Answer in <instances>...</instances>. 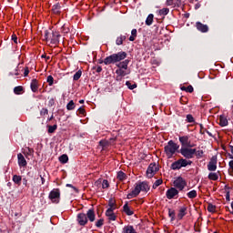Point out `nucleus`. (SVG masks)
Returning a JSON list of instances; mask_svg holds the SVG:
<instances>
[{
    "label": "nucleus",
    "mask_w": 233,
    "mask_h": 233,
    "mask_svg": "<svg viewBox=\"0 0 233 233\" xmlns=\"http://www.w3.org/2000/svg\"><path fill=\"white\" fill-rule=\"evenodd\" d=\"M128 54L125 51H120L118 53H114L109 56H106L104 60L99 61L100 65L104 63V65H116V63H119V61H125Z\"/></svg>",
    "instance_id": "obj_1"
},
{
    "label": "nucleus",
    "mask_w": 233,
    "mask_h": 233,
    "mask_svg": "<svg viewBox=\"0 0 233 233\" xmlns=\"http://www.w3.org/2000/svg\"><path fill=\"white\" fill-rule=\"evenodd\" d=\"M148 190H150V186H148L147 182H139L138 184H136L135 188L127 194V199L137 198L138 194H141V192H148Z\"/></svg>",
    "instance_id": "obj_2"
},
{
    "label": "nucleus",
    "mask_w": 233,
    "mask_h": 233,
    "mask_svg": "<svg viewBox=\"0 0 233 233\" xmlns=\"http://www.w3.org/2000/svg\"><path fill=\"white\" fill-rule=\"evenodd\" d=\"M44 37L46 41H50L51 45H59L61 35L57 31H52L50 33L48 30H46Z\"/></svg>",
    "instance_id": "obj_3"
},
{
    "label": "nucleus",
    "mask_w": 233,
    "mask_h": 233,
    "mask_svg": "<svg viewBox=\"0 0 233 233\" xmlns=\"http://www.w3.org/2000/svg\"><path fill=\"white\" fill-rule=\"evenodd\" d=\"M164 150L168 157H172L179 150V145L176 144L173 140H169L167 145L164 147Z\"/></svg>",
    "instance_id": "obj_4"
},
{
    "label": "nucleus",
    "mask_w": 233,
    "mask_h": 233,
    "mask_svg": "<svg viewBox=\"0 0 233 233\" xmlns=\"http://www.w3.org/2000/svg\"><path fill=\"white\" fill-rule=\"evenodd\" d=\"M192 165V160H187L185 158H180L171 164V170H181V168H185Z\"/></svg>",
    "instance_id": "obj_5"
},
{
    "label": "nucleus",
    "mask_w": 233,
    "mask_h": 233,
    "mask_svg": "<svg viewBox=\"0 0 233 233\" xmlns=\"http://www.w3.org/2000/svg\"><path fill=\"white\" fill-rule=\"evenodd\" d=\"M178 154H181V156H183V157H185L184 159H187V161H188V159H192L196 154V148H192V147H181L178 151Z\"/></svg>",
    "instance_id": "obj_6"
},
{
    "label": "nucleus",
    "mask_w": 233,
    "mask_h": 233,
    "mask_svg": "<svg viewBox=\"0 0 233 233\" xmlns=\"http://www.w3.org/2000/svg\"><path fill=\"white\" fill-rule=\"evenodd\" d=\"M48 198L55 205L59 204V201H61V190L59 188H54L50 191Z\"/></svg>",
    "instance_id": "obj_7"
},
{
    "label": "nucleus",
    "mask_w": 233,
    "mask_h": 233,
    "mask_svg": "<svg viewBox=\"0 0 233 233\" xmlns=\"http://www.w3.org/2000/svg\"><path fill=\"white\" fill-rule=\"evenodd\" d=\"M159 172V166L156 162L149 164L147 169V176L149 179H152L153 176H156Z\"/></svg>",
    "instance_id": "obj_8"
},
{
    "label": "nucleus",
    "mask_w": 233,
    "mask_h": 233,
    "mask_svg": "<svg viewBox=\"0 0 233 233\" xmlns=\"http://www.w3.org/2000/svg\"><path fill=\"white\" fill-rule=\"evenodd\" d=\"M179 143L181 145V148H187V147H194L195 145L190 142V137L188 136H182L178 137Z\"/></svg>",
    "instance_id": "obj_9"
},
{
    "label": "nucleus",
    "mask_w": 233,
    "mask_h": 233,
    "mask_svg": "<svg viewBox=\"0 0 233 233\" xmlns=\"http://www.w3.org/2000/svg\"><path fill=\"white\" fill-rule=\"evenodd\" d=\"M208 170H209V172H216V170H218V157L217 156H213L208 164Z\"/></svg>",
    "instance_id": "obj_10"
},
{
    "label": "nucleus",
    "mask_w": 233,
    "mask_h": 233,
    "mask_svg": "<svg viewBox=\"0 0 233 233\" xmlns=\"http://www.w3.org/2000/svg\"><path fill=\"white\" fill-rule=\"evenodd\" d=\"M173 185L175 188H177L178 190H183L187 186V181L183 177H179L173 182Z\"/></svg>",
    "instance_id": "obj_11"
},
{
    "label": "nucleus",
    "mask_w": 233,
    "mask_h": 233,
    "mask_svg": "<svg viewBox=\"0 0 233 233\" xmlns=\"http://www.w3.org/2000/svg\"><path fill=\"white\" fill-rule=\"evenodd\" d=\"M76 221L80 227H85L88 223V218H86V214L79 213L76 217Z\"/></svg>",
    "instance_id": "obj_12"
},
{
    "label": "nucleus",
    "mask_w": 233,
    "mask_h": 233,
    "mask_svg": "<svg viewBox=\"0 0 233 233\" xmlns=\"http://www.w3.org/2000/svg\"><path fill=\"white\" fill-rule=\"evenodd\" d=\"M177 194H179V191L176 187H171L167 190L166 198H167V199H174Z\"/></svg>",
    "instance_id": "obj_13"
},
{
    "label": "nucleus",
    "mask_w": 233,
    "mask_h": 233,
    "mask_svg": "<svg viewBox=\"0 0 233 233\" xmlns=\"http://www.w3.org/2000/svg\"><path fill=\"white\" fill-rule=\"evenodd\" d=\"M195 26L197 30H198V32H201L202 34H207V32H208V25H204L201 22H196Z\"/></svg>",
    "instance_id": "obj_14"
},
{
    "label": "nucleus",
    "mask_w": 233,
    "mask_h": 233,
    "mask_svg": "<svg viewBox=\"0 0 233 233\" xmlns=\"http://www.w3.org/2000/svg\"><path fill=\"white\" fill-rule=\"evenodd\" d=\"M116 74L117 75L116 81H121L125 76H128V74H130V71L127 72L124 69L117 68L116 70Z\"/></svg>",
    "instance_id": "obj_15"
},
{
    "label": "nucleus",
    "mask_w": 233,
    "mask_h": 233,
    "mask_svg": "<svg viewBox=\"0 0 233 233\" xmlns=\"http://www.w3.org/2000/svg\"><path fill=\"white\" fill-rule=\"evenodd\" d=\"M87 221H90V223H94L96 221V211H94V208L88 209L86 214Z\"/></svg>",
    "instance_id": "obj_16"
},
{
    "label": "nucleus",
    "mask_w": 233,
    "mask_h": 233,
    "mask_svg": "<svg viewBox=\"0 0 233 233\" xmlns=\"http://www.w3.org/2000/svg\"><path fill=\"white\" fill-rule=\"evenodd\" d=\"M130 63L129 59L121 60L116 64L117 68H120L122 70H127L128 69V64Z\"/></svg>",
    "instance_id": "obj_17"
},
{
    "label": "nucleus",
    "mask_w": 233,
    "mask_h": 233,
    "mask_svg": "<svg viewBox=\"0 0 233 233\" xmlns=\"http://www.w3.org/2000/svg\"><path fill=\"white\" fill-rule=\"evenodd\" d=\"M17 159H18L19 167H26V165H28V163L26 162V159L25 158V156H23V154L19 153L17 155Z\"/></svg>",
    "instance_id": "obj_18"
},
{
    "label": "nucleus",
    "mask_w": 233,
    "mask_h": 233,
    "mask_svg": "<svg viewBox=\"0 0 233 233\" xmlns=\"http://www.w3.org/2000/svg\"><path fill=\"white\" fill-rule=\"evenodd\" d=\"M106 216L108 218L109 221H116V214H114V209L112 208H107Z\"/></svg>",
    "instance_id": "obj_19"
},
{
    "label": "nucleus",
    "mask_w": 233,
    "mask_h": 233,
    "mask_svg": "<svg viewBox=\"0 0 233 233\" xmlns=\"http://www.w3.org/2000/svg\"><path fill=\"white\" fill-rule=\"evenodd\" d=\"M30 87L32 92L35 93L37 90H39V83L37 82V79L34 78L31 81Z\"/></svg>",
    "instance_id": "obj_20"
},
{
    "label": "nucleus",
    "mask_w": 233,
    "mask_h": 233,
    "mask_svg": "<svg viewBox=\"0 0 233 233\" xmlns=\"http://www.w3.org/2000/svg\"><path fill=\"white\" fill-rule=\"evenodd\" d=\"M186 214H187V207L184 206V207L180 208V209L178 210L177 219H179V220L183 219V218H185Z\"/></svg>",
    "instance_id": "obj_21"
},
{
    "label": "nucleus",
    "mask_w": 233,
    "mask_h": 233,
    "mask_svg": "<svg viewBox=\"0 0 233 233\" xmlns=\"http://www.w3.org/2000/svg\"><path fill=\"white\" fill-rule=\"evenodd\" d=\"M52 12H53V14L59 15V14H61V4H59V3L55 4L52 7Z\"/></svg>",
    "instance_id": "obj_22"
},
{
    "label": "nucleus",
    "mask_w": 233,
    "mask_h": 233,
    "mask_svg": "<svg viewBox=\"0 0 233 233\" xmlns=\"http://www.w3.org/2000/svg\"><path fill=\"white\" fill-rule=\"evenodd\" d=\"M123 210L127 216H134V211H132L130 207H128V202H126V204L123 206Z\"/></svg>",
    "instance_id": "obj_23"
},
{
    "label": "nucleus",
    "mask_w": 233,
    "mask_h": 233,
    "mask_svg": "<svg viewBox=\"0 0 233 233\" xmlns=\"http://www.w3.org/2000/svg\"><path fill=\"white\" fill-rule=\"evenodd\" d=\"M14 94H15V96H21V94H25V87H23V86H17L14 87Z\"/></svg>",
    "instance_id": "obj_24"
},
{
    "label": "nucleus",
    "mask_w": 233,
    "mask_h": 233,
    "mask_svg": "<svg viewBox=\"0 0 233 233\" xmlns=\"http://www.w3.org/2000/svg\"><path fill=\"white\" fill-rule=\"evenodd\" d=\"M218 125L220 127H227V126H228V120L227 119V117L225 116L221 115L219 116V123H218Z\"/></svg>",
    "instance_id": "obj_25"
},
{
    "label": "nucleus",
    "mask_w": 233,
    "mask_h": 233,
    "mask_svg": "<svg viewBox=\"0 0 233 233\" xmlns=\"http://www.w3.org/2000/svg\"><path fill=\"white\" fill-rule=\"evenodd\" d=\"M122 233H137L134 228V226H126L123 228Z\"/></svg>",
    "instance_id": "obj_26"
},
{
    "label": "nucleus",
    "mask_w": 233,
    "mask_h": 233,
    "mask_svg": "<svg viewBox=\"0 0 233 233\" xmlns=\"http://www.w3.org/2000/svg\"><path fill=\"white\" fill-rule=\"evenodd\" d=\"M123 41H127V35H120L116 37V45L117 46H121V45H123Z\"/></svg>",
    "instance_id": "obj_27"
},
{
    "label": "nucleus",
    "mask_w": 233,
    "mask_h": 233,
    "mask_svg": "<svg viewBox=\"0 0 233 233\" xmlns=\"http://www.w3.org/2000/svg\"><path fill=\"white\" fill-rule=\"evenodd\" d=\"M21 181H23V177L19 175H14L13 176V183H15V185H18L21 186Z\"/></svg>",
    "instance_id": "obj_28"
},
{
    "label": "nucleus",
    "mask_w": 233,
    "mask_h": 233,
    "mask_svg": "<svg viewBox=\"0 0 233 233\" xmlns=\"http://www.w3.org/2000/svg\"><path fill=\"white\" fill-rule=\"evenodd\" d=\"M152 23H154V14H149L146 19V25L151 26Z\"/></svg>",
    "instance_id": "obj_29"
},
{
    "label": "nucleus",
    "mask_w": 233,
    "mask_h": 233,
    "mask_svg": "<svg viewBox=\"0 0 233 233\" xmlns=\"http://www.w3.org/2000/svg\"><path fill=\"white\" fill-rule=\"evenodd\" d=\"M168 217L170 218V221H176V210L172 208H168Z\"/></svg>",
    "instance_id": "obj_30"
},
{
    "label": "nucleus",
    "mask_w": 233,
    "mask_h": 233,
    "mask_svg": "<svg viewBox=\"0 0 233 233\" xmlns=\"http://www.w3.org/2000/svg\"><path fill=\"white\" fill-rule=\"evenodd\" d=\"M116 179H118L119 181H125L127 179V174H125V172L123 171H118Z\"/></svg>",
    "instance_id": "obj_31"
},
{
    "label": "nucleus",
    "mask_w": 233,
    "mask_h": 233,
    "mask_svg": "<svg viewBox=\"0 0 233 233\" xmlns=\"http://www.w3.org/2000/svg\"><path fill=\"white\" fill-rule=\"evenodd\" d=\"M60 30H61V33L64 34V35H66V34L70 33V27L66 24L62 25Z\"/></svg>",
    "instance_id": "obj_32"
},
{
    "label": "nucleus",
    "mask_w": 233,
    "mask_h": 233,
    "mask_svg": "<svg viewBox=\"0 0 233 233\" xmlns=\"http://www.w3.org/2000/svg\"><path fill=\"white\" fill-rule=\"evenodd\" d=\"M59 161L60 163H62L63 165L68 163V155L64 154L62 156L59 157Z\"/></svg>",
    "instance_id": "obj_33"
},
{
    "label": "nucleus",
    "mask_w": 233,
    "mask_h": 233,
    "mask_svg": "<svg viewBox=\"0 0 233 233\" xmlns=\"http://www.w3.org/2000/svg\"><path fill=\"white\" fill-rule=\"evenodd\" d=\"M170 12V9L166 7V8H162L160 10H158V15H168V13Z\"/></svg>",
    "instance_id": "obj_34"
},
{
    "label": "nucleus",
    "mask_w": 233,
    "mask_h": 233,
    "mask_svg": "<svg viewBox=\"0 0 233 233\" xmlns=\"http://www.w3.org/2000/svg\"><path fill=\"white\" fill-rule=\"evenodd\" d=\"M208 179H210L211 181H218V179H219V176L218 175V173H209Z\"/></svg>",
    "instance_id": "obj_35"
},
{
    "label": "nucleus",
    "mask_w": 233,
    "mask_h": 233,
    "mask_svg": "<svg viewBox=\"0 0 233 233\" xmlns=\"http://www.w3.org/2000/svg\"><path fill=\"white\" fill-rule=\"evenodd\" d=\"M137 37V29H132L131 35L129 36V41H136Z\"/></svg>",
    "instance_id": "obj_36"
},
{
    "label": "nucleus",
    "mask_w": 233,
    "mask_h": 233,
    "mask_svg": "<svg viewBox=\"0 0 233 233\" xmlns=\"http://www.w3.org/2000/svg\"><path fill=\"white\" fill-rule=\"evenodd\" d=\"M81 76H83V71L78 70V71L73 76V81H79V79H81Z\"/></svg>",
    "instance_id": "obj_37"
},
{
    "label": "nucleus",
    "mask_w": 233,
    "mask_h": 233,
    "mask_svg": "<svg viewBox=\"0 0 233 233\" xmlns=\"http://www.w3.org/2000/svg\"><path fill=\"white\" fill-rule=\"evenodd\" d=\"M187 198H189V199H194V198H198V191H196L195 189L189 191L187 193Z\"/></svg>",
    "instance_id": "obj_38"
},
{
    "label": "nucleus",
    "mask_w": 233,
    "mask_h": 233,
    "mask_svg": "<svg viewBox=\"0 0 233 233\" xmlns=\"http://www.w3.org/2000/svg\"><path fill=\"white\" fill-rule=\"evenodd\" d=\"M67 110H75L76 109V103H74V100H70L69 103L66 105Z\"/></svg>",
    "instance_id": "obj_39"
},
{
    "label": "nucleus",
    "mask_w": 233,
    "mask_h": 233,
    "mask_svg": "<svg viewBox=\"0 0 233 233\" xmlns=\"http://www.w3.org/2000/svg\"><path fill=\"white\" fill-rule=\"evenodd\" d=\"M108 207V208H111V210H116V200H114V198L109 199Z\"/></svg>",
    "instance_id": "obj_40"
},
{
    "label": "nucleus",
    "mask_w": 233,
    "mask_h": 233,
    "mask_svg": "<svg viewBox=\"0 0 233 233\" xmlns=\"http://www.w3.org/2000/svg\"><path fill=\"white\" fill-rule=\"evenodd\" d=\"M47 132L48 134H54V132H56L57 130V125H54V126H47Z\"/></svg>",
    "instance_id": "obj_41"
},
{
    "label": "nucleus",
    "mask_w": 233,
    "mask_h": 233,
    "mask_svg": "<svg viewBox=\"0 0 233 233\" xmlns=\"http://www.w3.org/2000/svg\"><path fill=\"white\" fill-rule=\"evenodd\" d=\"M96 228H101V227H103V225H105V219L104 218H100L96 222Z\"/></svg>",
    "instance_id": "obj_42"
},
{
    "label": "nucleus",
    "mask_w": 233,
    "mask_h": 233,
    "mask_svg": "<svg viewBox=\"0 0 233 233\" xmlns=\"http://www.w3.org/2000/svg\"><path fill=\"white\" fill-rule=\"evenodd\" d=\"M159 185H163V179L156 180L155 183L153 184L152 188H154V190H156V188H157V187H159Z\"/></svg>",
    "instance_id": "obj_43"
},
{
    "label": "nucleus",
    "mask_w": 233,
    "mask_h": 233,
    "mask_svg": "<svg viewBox=\"0 0 233 233\" xmlns=\"http://www.w3.org/2000/svg\"><path fill=\"white\" fill-rule=\"evenodd\" d=\"M126 85L127 86V88H129V90H134V88H137V84H133L130 83V81H127Z\"/></svg>",
    "instance_id": "obj_44"
},
{
    "label": "nucleus",
    "mask_w": 233,
    "mask_h": 233,
    "mask_svg": "<svg viewBox=\"0 0 233 233\" xmlns=\"http://www.w3.org/2000/svg\"><path fill=\"white\" fill-rule=\"evenodd\" d=\"M208 211L211 212L214 214L216 212V206L212 204L208 205Z\"/></svg>",
    "instance_id": "obj_45"
},
{
    "label": "nucleus",
    "mask_w": 233,
    "mask_h": 233,
    "mask_svg": "<svg viewBox=\"0 0 233 233\" xmlns=\"http://www.w3.org/2000/svg\"><path fill=\"white\" fill-rule=\"evenodd\" d=\"M205 153L203 152V150H198L196 149V152H195V156L198 157V159H201V157H203V155Z\"/></svg>",
    "instance_id": "obj_46"
},
{
    "label": "nucleus",
    "mask_w": 233,
    "mask_h": 233,
    "mask_svg": "<svg viewBox=\"0 0 233 233\" xmlns=\"http://www.w3.org/2000/svg\"><path fill=\"white\" fill-rule=\"evenodd\" d=\"M186 121L187 123H194L196 120L194 119V116L192 115H187Z\"/></svg>",
    "instance_id": "obj_47"
},
{
    "label": "nucleus",
    "mask_w": 233,
    "mask_h": 233,
    "mask_svg": "<svg viewBox=\"0 0 233 233\" xmlns=\"http://www.w3.org/2000/svg\"><path fill=\"white\" fill-rule=\"evenodd\" d=\"M49 86H52V85H54V76H52L51 75L47 76V79H46Z\"/></svg>",
    "instance_id": "obj_48"
},
{
    "label": "nucleus",
    "mask_w": 233,
    "mask_h": 233,
    "mask_svg": "<svg viewBox=\"0 0 233 233\" xmlns=\"http://www.w3.org/2000/svg\"><path fill=\"white\" fill-rule=\"evenodd\" d=\"M108 187H110V184L108 183V180L104 179L102 181V188H108Z\"/></svg>",
    "instance_id": "obj_49"
},
{
    "label": "nucleus",
    "mask_w": 233,
    "mask_h": 233,
    "mask_svg": "<svg viewBox=\"0 0 233 233\" xmlns=\"http://www.w3.org/2000/svg\"><path fill=\"white\" fill-rule=\"evenodd\" d=\"M78 114L80 116H86V111L85 110V108L83 107H79L78 110H77Z\"/></svg>",
    "instance_id": "obj_50"
},
{
    "label": "nucleus",
    "mask_w": 233,
    "mask_h": 233,
    "mask_svg": "<svg viewBox=\"0 0 233 233\" xmlns=\"http://www.w3.org/2000/svg\"><path fill=\"white\" fill-rule=\"evenodd\" d=\"M40 116H48V109L47 108H42L40 111Z\"/></svg>",
    "instance_id": "obj_51"
},
{
    "label": "nucleus",
    "mask_w": 233,
    "mask_h": 233,
    "mask_svg": "<svg viewBox=\"0 0 233 233\" xmlns=\"http://www.w3.org/2000/svg\"><path fill=\"white\" fill-rule=\"evenodd\" d=\"M28 74H30V69L26 66L24 70V77H28Z\"/></svg>",
    "instance_id": "obj_52"
},
{
    "label": "nucleus",
    "mask_w": 233,
    "mask_h": 233,
    "mask_svg": "<svg viewBox=\"0 0 233 233\" xmlns=\"http://www.w3.org/2000/svg\"><path fill=\"white\" fill-rule=\"evenodd\" d=\"M186 92L192 94V92H194V87L192 86H187L186 88Z\"/></svg>",
    "instance_id": "obj_53"
},
{
    "label": "nucleus",
    "mask_w": 233,
    "mask_h": 233,
    "mask_svg": "<svg viewBox=\"0 0 233 233\" xmlns=\"http://www.w3.org/2000/svg\"><path fill=\"white\" fill-rule=\"evenodd\" d=\"M66 187L73 188V190H75L76 193L79 192V189H77V187H74L72 184H66Z\"/></svg>",
    "instance_id": "obj_54"
},
{
    "label": "nucleus",
    "mask_w": 233,
    "mask_h": 233,
    "mask_svg": "<svg viewBox=\"0 0 233 233\" xmlns=\"http://www.w3.org/2000/svg\"><path fill=\"white\" fill-rule=\"evenodd\" d=\"M182 3H183V0H175L174 5L175 6H181Z\"/></svg>",
    "instance_id": "obj_55"
},
{
    "label": "nucleus",
    "mask_w": 233,
    "mask_h": 233,
    "mask_svg": "<svg viewBox=\"0 0 233 233\" xmlns=\"http://www.w3.org/2000/svg\"><path fill=\"white\" fill-rule=\"evenodd\" d=\"M56 105V100L54 98H50L48 101V106H54Z\"/></svg>",
    "instance_id": "obj_56"
},
{
    "label": "nucleus",
    "mask_w": 233,
    "mask_h": 233,
    "mask_svg": "<svg viewBox=\"0 0 233 233\" xmlns=\"http://www.w3.org/2000/svg\"><path fill=\"white\" fill-rule=\"evenodd\" d=\"M12 41L17 45V35L15 34H13L11 36Z\"/></svg>",
    "instance_id": "obj_57"
},
{
    "label": "nucleus",
    "mask_w": 233,
    "mask_h": 233,
    "mask_svg": "<svg viewBox=\"0 0 233 233\" xmlns=\"http://www.w3.org/2000/svg\"><path fill=\"white\" fill-rule=\"evenodd\" d=\"M226 201H230V191H226Z\"/></svg>",
    "instance_id": "obj_58"
},
{
    "label": "nucleus",
    "mask_w": 233,
    "mask_h": 233,
    "mask_svg": "<svg viewBox=\"0 0 233 233\" xmlns=\"http://www.w3.org/2000/svg\"><path fill=\"white\" fill-rule=\"evenodd\" d=\"M176 3V0H167V6H172Z\"/></svg>",
    "instance_id": "obj_59"
},
{
    "label": "nucleus",
    "mask_w": 233,
    "mask_h": 233,
    "mask_svg": "<svg viewBox=\"0 0 233 233\" xmlns=\"http://www.w3.org/2000/svg\"><path fill=\"white\" fill-rule=\"evenodd\" d=\"M199 127H200V134H202V135L205 134L206 129H205V127H203V124H200Z\"/></svg>",
    "instance_id": "obj_60"
},
{
    "label": "nucleus",
    "mask_w": 233,
    "mask_h": 233,
    "mask_svg": "<svg viewBox=\"0 0 233 233\" xmlns=\"http://www.w3.org/2000/svg\"><path fill=\"white\" fill-rule=\"evenodd\" d=\"M96 72L97 74H100V72H103V67H101V66H98L96 67Z\"/></svg>",
    "instance_id": "obj_61"
},
{
    "label": "nucleus",
    "mask_w": 233,
    "mask_h": 233,
    "mask_svg": "<svg viewBox=\"0 0 233 233\" xmlns=\"http://www.w3.org/2000/svg\"><path fill=\"white\" fill-rule=\"evenodd\" d=\"M22 181H23V185L28 187V180L26 178H23Z\"/></svg>",
    "instance_id": "obj_62"
},
{
    "label": "nucleus",
    "mask_w": 233,
    "mask_h": 233,
    "mask_svg": "<svg viewBox=\"0 0 233 233\" xmlns=\"http://www.w3.org/2000/svg\"><path fill=\"white\" fill-rule=\"evenodd\" d=\"M228 166H229V168L232 170L233 172V160L229 161L228 162Z\"/></svg>",
    "instance_id": "obj_63"
},
{
    "label": "nucleus",
    "mask_w": 233,
    "mask_h": 233,
    "mask_svg": "<svg viewBox=\"0 0 233 233\" xmlns=\"http://www.w3.org/2000/svg\"><path fill=\"white\" fill-rule=\"evenodd\" d=\"M41 57L46 59V61L50 60V56H46V55H42Z\"/></svg>",
    "instance_id": "obj_64"
}]
</instances>
